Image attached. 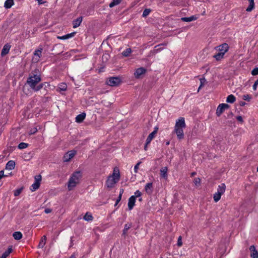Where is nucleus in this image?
<instances>
[{
	"mask_svg": "<svg viewBox=\"0 0 258 258\" xmlns=\"http://www.w3.org/2000/svg\"><path fill=\"white\" fill-rule=\"evenodd\" d=\"M82 178V173L80 171L74 172L70 178L68 183V188L69 191L73 189L80 182Z\"/></svg>",
	"mask_w": 258,
	"mask_h": 258,
	"instance_id": "obj_1",
	"label": "nucleus"
},
{
	"mask_svg": "<svg viewBox=\"0 0 258 258\" xmlns=\"http://www.w3.org/2000/svg\"><path fill=\"white\" fill-rule=\"evenodd\" d=\"M120 174L119 169L115 168L113 170L112 175L109 176L106 182V185L108 188H112L114 185L119 180Z\"/></svg>",
	"mask_w": 258,
	"mask_h": 258,
	"instance_id": "obj_2",
	"label": "nucleus"
},
{
	"mask_svg": "<svg viewBox=\"0 0 258 258\" xmlns=\"http://www.w3.org/2000/svg\"><path fill=\"white\" fill-rule=\"evenodd\" d=\"M41 79L39 76L34 75L33 76H29L27 79V82L29 85L30 88L33 90L35 88L36 85L41 81Z\"/></svg>",
	"mask_w": 258,
	"mask_h": 258,
	"instance_id": "obj_3",
	"label": "nucleus"
},
{
	"mask_svg": "<svg viewBox=\"0 0 258 258\" xmlns=\"http://www.w3.org/2000/svg\"><path fill=\"white\" fill-rule=\"evenodd\" d=\"M121 82V80L119 77H112L107 79L106 81V84L111 87L118 86Z\"/></svg>",
	"mask_w": 258,
	"mask_h": 258,
	"instance_id": "obj_4",
	"label": "nucleus"
},
{
	"mask_svg": "<svg viewBox=\"0 0 258 258\" xmlns=\"http://www.w3.org/2000/svg\"><path fill=\"white\" fill-rule=\"evenodd\" d=\"M41 180V176L40 175L35 176V182L32 184L30 188L32 191H35L39 187Z\"/></svg>",
	"mask_w": 258,
	"mask_h": 258,
	"instance_id": "obj_5",
	"label": "nucleus"
},
{
	"mask_svg": "<svg viewBox=\"0 0 258 258\" xmlns=\"http://www.w3.org/2000/svg\"><path fill=\"white\" fill-rule=\"evenodd\" d=\"M229 107V105L225 103H222L218 105L217 110H216V115L218 116H220L223 111L225 110L228 109Z\"/></svg>",
	"mask_w": 258,
	"mask_h": 258,
	"instance_id": "obj_6",
	"label": "nucleus"
},
{
	"mask_svg": "<svg viewBox=\"0 0 258 258\" xmlns=\"http://www.w3.org/2000/svg\"><path fill=\"white\" fill-rule=\"evenodd\" d=\"M186 127L184 118L181 117L176 121L174 128H184Z\"/></svg>",
	"mask_w": 258,
	"mask_h": 258,
	"instance_id": "obj_7",
	"label": "nucleus"
},
{
	"mask_svg": "<svg viewBox=\"0 0 258 258\" xmlns=\"http://www.w3.org/2000/svg\"><path fill=\"white\" fill-rule=\"evenodd\" d=\"M215 49L218 51V52H223L224 55L228 50L229 46L227 43H223L222 44L216 47Z\"/></svg>",
	"mask_w": 258,
	"mask_h": 258,
	"instance_id": "obj_8",
	"label": "nucleus"
},
{
	"mask_svg": "<svg viewBox=\"0 0 258 258\" xmlns=\"http://www.w3.org/2000/svg\"><path fill=\"white\" fill-rule=\"evenodd\" d=\"M76 154L75 151H70L67 152L63 157L64 162H69L72 158H73Z\"/></svg>",
	"mask_w": 258,
	"mask_h": 258,
	"instance_id": "obj_9",
	"label": "nucleus"
},
{
	"mask_svg": "<svg viewBox=\"0 0 258 258\" xmlns=\"http://www.w3.org/2000/svg\"><path fill=\"white\" fill-rule=\"evenodd\" d=\"M166 44L165 43H162L159 45H157L155 46L154 49L153 50H151L150 52V53L149 54V56H153L158 52L160 51L161 50H162V48L161 47V46L162 45H166Z\"/></svg>",
	"mask_w": 258,
	"mask_h": 258,
	"instance_id": "obj_10",
	"label": "nucleus"
},
{
	"mask_svg": "<svg viewBox=\"0 0 258 258\" xmlns=\"http://www.w3.org/2000/svg\"><path fill=\"white\" fill-rule=\"evenodd\" d=\"M147 70L143 67L137 69L135 72V76L136 78H139L142 75L145 74Z\"/></svg>",
	"mask_w": 258,
	"mask_h": 258,
	"instance_id": "obj_11",
	"label": "nucleus"
},
{
	"mask_svg": "<svg viewBox=\"0 0 258 258\" xmlns=\"http://www.w3.org/2000/svg\"><path fill=\"white\" fill-rule=\"evenodd\" d=\"M183 128H174V132L176 134L178 139L181 140L184 138Z\"/></svg>",
	"mask_w": 258,
	"mask_h": 258,
	"instance_id": "obj_12",
	"label": "nucleus"
},
{
	"mask_svg": "<svg viewBox=\"0 0 258 258\" xmlns=\"http://www.w3.org/2000/svg\"><path fill=\"white\" fill-rule=\"evenodd\" d=\"M10 48H11V45L8 43L6 44L4 46V47L2 49V50L1 52V55L2 56H4L6 55V54H7L9 53Z\"/></svg>",
	"mask_w": 258,
	"mask_h": 258,
	"instance_id": "obj_13",
	"label": "nucleus"
},
{
	"mask_svg": "<svg viewBox=\"0 0 258 258\" xmlns=\"http://www.w3.org/2000/svg\"><path fill=\"white\" fill-rule=\"evenodd\" d=\"M136 202L135 196H131L128 199V207L130 210L133 209Z\"/></svg>",
	"mask_w": 258,
	"mask_h": 258,
	"instance_id": "obj_14",
	"label": "nucleus"
},
{
	"mask_svg": "<svg viewBox=\"0 0 258 258\" xmlns=\"http://www.w3.org/2000/svg\"><path fill=\"white\" fill-rule=\"evenodd\" d=\"M249 250L251 251V257L252 258H258V252L256 250L254 245L250 246L249 247Z\"/></svg>",
	"mask_w": 258,
	"mask_h": 258,
	"instance_id": "obj_15",
	"label": "nucleus"
},
{
	"mask_svg": "<svg viewBox=\"0 0 258 258\" xmlns=\"http://www.w3.org/2000/svg\"><path fill=\"white\" fill-rule=\"evenodd\" d=\"M153 183L152 182H149L146 184L145 187V190L146 191V192L148 194H152L153 191Z\"/></svg>",
	"mask_w": 258,
	"mask_h": 258,
	"instance_id": "obj_16",
	"label": "nucleus"
},
{
	"mask_svg": "<svg viewBox=\"0 0 258 258\" xmlns=\"http://www.w3.org/2000/svg\"><path fill=\"white\" fill-rule=\"evenodd\" d=\"M82 20H83L82 17H80L78 18L77 19L74 20L73 21V28H76L78 27L80 25L81 23H82Z\"/></svg>",
	"mask_w": 258,
	"mask_h": 258,
	"instance_id": "obj_17",
	"label": "nucleus"
},
{
	"mask_svg": "<svg viewBox=\"0 0 258 258\" xmlns=\"http://www.w3.org/2000/svg\"><path fill=\"white\" fill-rule=\"evenodd\" d=\"M167 171H168V168L167 167H162L160 169L161 176L164 179L167 178V176H168Z\"/></svg>",
	"mask_w": 258,
	"mask_h": 258,
	"instance_id": "obj_18",
	"label": "nucleus"
},
{
	"mask_svg": "<svg viewBox=\"0 0 258 258\" xmlns=\"http://www.w3.org/2000/svg\"><path fill=\"white\" fill-rule=\"evenodd\" d=\"M226 189V185L224 183H221L220 185L218 186V188L217 189V193L220 194L222 195L223 194Z\"/></svg>",
	"mask_w": 258,
	"mask_h": 258,
	"instance_id": "obj_19",
	"label": "nucleus"
},
{
	"mask_svg": "<svg viewBox=\"0 0 258 258\" xmlns=\"http://www.w3.org/2000/svg\"><path fill=\"white\" fill-rule=\"evenodd\" d=\"M198 17L196 16H191L189 17H182L181 18V20L183 22H189L196 20Z\"/></svg>",
	"mask_w": 258,
	"mask_h": 258,
	"instance_id": "obj_20",
	"label": "nucleus"
},
{
	"mask_svg": "<svg viewBox=\"0 0 258 258\" xmlns=\"http://www.w3.org/2000/svg\"><path fill=\"white\" fill-rule=\"evenodd\" d=\"M85 113H82L76 116V121L77 122L80 123L83 121V120L85 118Z\"/></svg>",
	"mask_w": 258,
	"mask_h": 258,
	"instance_id": "obj_21",
	"label": "nucleus"
},
{
	"mask_svg": "<svg viewBox=\"0 0 258 258\" xmlns=\"http://www.w3.org/2000/svg\"><path fill=\"white\" fill-rule=\"evenodd\" d=\"M15 167V162L13 160H10L6 164V169L9 170L14 169Z\"/></svg>",
	"mask_w": 258,
	"mask_h": 258,
	"instance_id": "obj_22",
	"label": "nucleus"
},
{
	"mask_svg": "<svg viewBox=\"0 0 258 258\" xmlns=\"http://www.w3.org/2000/svg\"><path fill=\"white\" fill-rule=\"evenodd\" d=\"M75 34V32H73V33H71L70 34L64 35L62 36H57V38L58 39L66 40V39H69L71 37H73L74 36Z\"/></svg>",
	"mask_w": 258,
	"mask_h": 258,
	"instance_id": "obj_23",
	"label": "nucleus"
},
{
	"mask_svg": "<svg viewBox=\"0 0 258 258\" xmlns=\"http://www.w3.org/2000/svg\"><path fill=\"white\" fill-rule=\"evenodd\" d=\"M155 135V132H152L149 135L146 140L147 144H150L151 141L154 138Z\"/></svg>",
	"mask_w": 258,
	"mask_h": 258,
	"instance_id": "obj_24",
	"label": "nucleus"
},
{
	"mask_svg": "<svg viewBox=\"0 0 258 258\" xmlns=\"http://www.w3.org/2000/svg\"><path fill=\"white\" fill-rule=\"evenodd\" d=\"M248 2H249V6L248 7L246 8V11L247 12H250L251 11L254 7V0H248Z\"/></svg>",
	"mask_w": 258,
	"mask_h": 258,
	"instance_id": "obj_25",
	"label": "nucleus"
},
{
	"mask_svg": "<svg viewBox=\"0 0 258 258\" xmlns=\"http://www.w3.org/2000/svg\"><path fill=\"white\" fill-rule=\"evenodd\" d=\"M46 242V236L45 235H44L42 238L41 239L38 244V247L39 248H43L44 246L45 245Z\"/></svg>",
	"mask_w": 258,
	"mask_h": 258,
	"instance_id": "obj_26",
	"label": "nucleus"
},
{
	"mask_svg": "<svg viewBox=\"0 0 258 258\" xmlns=\"http://www.w3.org/2000/svg\"><path fill=\"white\" fill-rule=\"evenodd\" d=\"M132 227L131 223H127L124 225V229L123 230L122 235L125 236L127 234L128 230Z\"/></svg>",
	"mask_w": 258,
	"mask_h": 258,
	"instance_id": "obj_27",
	"label": "nucleus"
},
{
	"mask_svg": "<svg viewBox=\"0 0 258 258\" xmlns=\"http://www.w3.org/2000/svg\"><path fill=\"white\" fill-rule=\"evenodd\" d=\"M13 236L16 240H20L22 238V234L21 232L17 231L15 232L13 234Z\"/></svg>",
	"mask_w": 258,
	"mask_h": 258,
	"instance_id": "obj_28",
	"label": "nucleus"
},
{
	"mask_svg": "<svg viewBox=\"0 0 258 258\" xmlns=\"http://www.w3.org/2000/svg\"><path fill=\"white\" fill-rule=\"evenodd\" d=\"M14 5L13 0H6L4 6L6 9H10Z\"/></svg>",
	"mask_w": 258,
	"mask_h": 258,
	"instance_id": "obj_29",
	"label": "nucleus"
},
{
	"mask_svg": "<svg viewBox=\"0 0 258 258\" xmlns=\"http://www.w3.org/2000/svg\"><path fill=\"white\" fill-rule=\"evenodd\" d=\"M236 99L234 95L231 94L228 95L226 98V102L230 103H233L235 102Z\"/></svg>",
	"mask_w": 258,
	"mask_h": 258,
	"instance_id": "obj_30",
	"label": "nucleus"
},
{
	"mask_svg": "<svg viewBox=\"0 0 258 258\" xmlns=\"http://www.w3.org/2000/svg\"><path fill=\"white\" fill-rule=\"evenodd\" d=\"M83 219L87 221H90L93 220V216L90 213L87 212L84 215Z\"/></svg>",
	"mask_w": 258,
	"mask_h": 258,
	"instance_id": "obj_31",
	"label": "nucleus"
},
{
	"mask_svg": "<svg viewBox=\"0 0 258 258\" xmlns=\"http://www.w3.org/2000/svg\"><path fill=\"white\" fill-rule=\"evenodd\" d=\"M121 1L122 0H112V1L109 4V6L110 8H112L119 4Z\"/></svg>",
	"mask_w": 258,
	"mask_h": 258,
	"instance_id": "obj_32",
	"label": "nucleus"
},
{
	"mask_svg": "<svg viewBox=\"0 0 258 258\" xmlns=\"http://www.w3.org/2000/svg\"><path fill=\"white\" fill-rule=\"evenodd\" d=\"M224 54L223 52H218L217 53L215 54L213 57L217 60H220L221 59L223 56Z\"/></svg>",
	"mask_w": 258,
	"mask_h": 258,
	"instance_id": "obj_33",
	"label": "nucleus"
},
{
	"mask_svg": "<svg viewBox=\"0 0 258 258\" xmlns=\"http://www.w3.org/2000/svg\"><path fill=\"white\" fill-rule=\"evenodd\" d=\"M58 88L60 91H66L67 89V85L65 83H60L58 85Z\"/></svg>",
	"mask_w": 258,
	"mask_h": 258,
	"instance_id": "obj_34",
	"label": "nucleus"
},
{
	"mask_svg": "<svg viewBox=\"0 0 258 258\" xmlns=\"http://www.w3.org/2000/svg\"><path fill=\"white\" fill-rule=\"evenodd\" d=\"M131 52L132 49L130 48H128L122 52V54L124 56H128Z\"/></svg>",
	"mask_w": 258,
	"mask_h": 258,
	"instance_id": "obj_35",
	"label": "nucleus"
},
{
	"mask_svg": "<svg viewBox=\"0 0 258 258\" xmlns=\"http://www.w3.org/2000/svg\"><path fill=\"white\" fill-rule=\"evenodd\" d=\"M221 195L216 192L213 196V199L215 202H218L221 199Z\"/></svg>",
	"mask_w": 258,
	"mask_h": 258,
	"instance_id": "obj_36",
	"label": "nucleus"
},
{
	"mask_svg": "<svg viewBox=\"0 0 258 258\" xmlns=\"http://www.w3.org/2000/svg\"><path fill=\"white\" fill-rule=\"evenodd\" d=\"M28 147V144L26 143L22 142L18 145V148L20 149H24Z\"/></svg>",
	"mask_w": 258,
	"mask_h": 258,
	"instance_id": "obj_37",
	"label": "nucleus"
},
{
	"mask_svg": "<svg viewBox=\"0 0 258 258\" xmlns=\"http://www.w3.org/2000/svg\"><path fill=\"white\" fill-rule=\"evenodd\" d=\"M150 12H151V10L150 9H146L143 11V14H142L143 17H144V18L146 17L147 16L149 15V14H150Z\"/></svg>",
	"mask_w": 258,
	"mask_h": 258,
	"instance_id": "obj_38",
	"label": "nucleus"
},
{
	"mask_svg": "<svg viewBox=\"0 0 258 258\" xmlns=\"http://www.w3.org/2000/svg\"><path fill=\"white\" fill-rule=\"evenodd\" d=\"M23 188L21 187L20 188H18L15 190L14 191V194L15 197L18 196L22 191Z\"/></svg>",
	"mask_w": 258,
	"mask_h": 258,
	"instance_id": "obj_39",
	"label": "nucleus"
},
{
	"mask_svg": "<svg viewBox=\"0 0 258 258\" xmlns=\"http://www.w3.org/2000/svg\"><path fill=\"white\" fill-rule=\"evenodd\" d=\"M242 99L244 100L250 101V99H251V97L249 95L246 94L243 95Z\"/></svg>",
	"mask_w": 258,
	"mask_h": 258,
	"instance_id": "obj_40",
	"label": "nucleus"
},
{
	"mask_svg": "<svg viewBox=\"0 0 258 258\" xmlns=\"http://www.w3.org/2000/svg\"><path fill=\"white\" fill-rule=\"evenodd\" d=\"M43 87V84H39V85H38L37 86H36L35 87V88H34L33 89V90L34 91H38L40 90L41 89H42Z\"/></svg>",
	"mask_w": 258,
	"mask_h": 258,
	"instance_id": "obj_41",
	"label": "nucleus"
},
{
	"mask_svg": "<svg viewBox=\"0 0 258 258\" xmlns=\"http://www.w3.org/2000/svg\"><path fill=\"white\" fill-rule=\"evenodd\" d=\"M42 49H37L35 50L34 52V55L36 56H38L39 57L41 55Z\"/></svg>",
	"mask_w": 258,
	"mask_h": 258,
	"instance_id": "obj_42",
	"label": "nucleus"
},
{
	"mask_svg": "<svg viewBox=\"0 0 258 258\" xmlns=\"http://www.w3.org/2000/svg\"><path fill=\"white\" fill-rule=\"evenodd\" d=\"M251 75L253 76H256L258 75V68H255L252 70Z\"/></svg>",
	"mask_w": 258,
	"mask_h": 258,
	"instance_id": "obj_43",
	"label": "nucleus"
},
{
	"mask_svg": "<svg viewBox=\"0 0 258 258\" xmlns=\"http://www.w3.org/2000/svg\"><path fill=\"white\" fill-rule=\"evenodd\" d=\"M200 82H201V85H200V86L199 87L198 91H199L200 89H201V88L204 85V83L206 82V79L205 78H201L200 79Z\"/></svg>",
	"mask_w": 258,
	"mask_h": 258,
	"instance_id": "obj_44",
	"label": "nucleus"
},
{
	"mask_svg": "<svg viewBox=\"0 0 258 258\" xmlns=\"http://www.w3.org/2000/svg\"><path fill=\"white\" fill-rule=\"evenodd\" d=\"M201 179L199 178H196L194 180V182L196 185H198L200 184Z\"/></svg>",
	"mask_w": 258,
	"mask_h": 258,
	"instance_id": "obj_45",
	"label": "nucleus"
},
{
	"mask_svg": "<svg viewBox=\"0 0 258 258\" xmlns=\"http://www.w3.org/2000/svg\"><path fill=\"white\" fill-rule=\"evenodd\" d=\"M177 245L178 246H181L182 245V238L181 236H180L178 238Z\"/></svg>",
	"mask_w": 258,
	"mask_h": 258,
	"instance_id": "obj_46",
	"label": "nucleus"
},
{
	"mask_svg": "<svg viewBox=\"0 0 258 258\" xmlns=\"http://www.w3.org/2000/svg\"><path fill=\"white\" fill-rule=\"evenodd\" d=\"M141 163V162H139L134 167V171L135 173L138 172V170L139 169V165Z\"/></svg>",
	"mask_w": 258,
	"mask_h": 258,
	"instance_id": "obj_47",
	"label": "nucleus"
},
{
	"mask_svg": "<svg viewBox=\"0 0 258 258\" xmlns=\"http://www.w3.org/2000/svg\"><path fill=\"white\" fill-rule=\"evenodd\" d=\"M258 85V80H256L254 84L253 85V86H252V88L253 89V90H256V88H257V86Z\"/></svg>",
	"mask_w": 258,
	"mask_h": 258,
	"instance_id": "obj_48",
	"label": "nucleus"
},
{
	"mask_svg": "<svg viewBox=\"0 0 258 258\" xmlns=\"http://www.w3.org/2000/svg\"><path fill=\"white\" fill-rule=\"evenodd\" d=\"M142 194L141 192L139 190H137L135 192V195L134 196H135V198L136 197H139L141 196Z\"/></svg>",
	"mask_w": 258,
	"mask_h": 258,
	"instance_id": "obj_49",
	"label": "nucleus"
},
{
	"mask_svg": "<svg viewBox=\"0 0 258 258\" xmlns=\"http://www.w3.org/2000/svg\"><path fill=\"white\" fill-rule=\"evenodd\" d=\"M37 132V129L36 128H34L33 129H31L30 131V135H33L34 134H35V133H36Z\"/></svg>",
	"mask_w": 258,
	"mask_h": 258,
	"instance_id": "obj_50",
	"label": "nucleus"
},
{
	"mask_svg": "<svg viewBox=\"0 0 258 258\" xmlns=\"http://www.w3.org/2000/svg\"><path fill=\"white\" fill-rule=\"evenodd\" d=\"M236 118L237 120L238 121H239L240 123H243V120L242 116H236Z\"/></svg>",
	"mask_w": 258,
	"mask_h": 258,
	"instance_id": "obj_51",
	"label": "nucleus"
},
{
	"mask_svg": "<svg viewBox=\"0 0 258 258\" xmlns=\"http://www.w3.org/2000/svg\"><path fill=\"white\" fill-rule=\"evenodd\" d=\"M121 195H119L117 199L116 200V201L115 202V206H116L118 203L119 202V201L121 200Z\"/></svg>",
	"mask_w": 258,
	"mask_h": 258,
	"instance_id": "obj_52",
	"label": "nucleus"
},
{
	"mask_svg": "<svg viewBox=\"0 0 258 258\" xmlns=\"http://www.w3.org/2000/svg\"><path fill=\"white\" fill-rule=\"evenodd\" d=\"M8 252H6L5 251L3 253L2 255L0 258H6L9 255L8 254Z\"/></svg>",
	"mask_w": 258,
	"mask_h": 258,
	"instance_id": "obj_53",
	"label": "nucleus"
},
{
	"mask_svg": "<svg viewBox=\"0 0 258 258\" xmlns=\"http://www.w3.org/2000/svg\"><path fill=\"white\" fill-rule=\"evenodd\" d=\"M51 212H52V210L51 209H49V208L45 209L44 210V212L46 214H49V213H51Z\"/></svg>",
	"mask_w": 258,
	"mask_h": 258,
	"instance_id": "obj_54",
	"label": "nucleus"
},
{
	"mask_svg": "<svg viewBox=\"0 0 258 258\" xmlns=\"http://www.w3.org/2000/svg\"><path fill=\"white\" fill-rule=\"evenodd\" d=\"M12 249L11 248H9L7 250H6L5 252H8V254L9 255L10 254V253L12 252Z\"/></svg>",
	"mask_w": 258,
	"mask_h": 258,
	"instance_id": "obj_55",
	"label": "nucleus"
},
{
	"mask_svg": "<svg viewBox=\"0 0 258 258\" xmlns=\"http://www.w3.org/2000/svg\"><path fill=\"white\" fill-rule=\"evenodd\" d=\"M239 104L241 106H244L246 104V103L245 102L241 101L240 102Z\"/></svg>",
	"mask_w": 258,
	"mask_h": 258,
	"instance_id": "obj_56",
	"label": "nucleus"
},
{
	"mask_svg": "<svg viewBox=\"0 0 258 258\" xmlns=\"http://www.w3.org/2000/svg\"><path fill=\"white\" fill-rule=\"evenodd\" d=\"M123 189L121 188L120 189V191H119V195H121V197L122 196V194L123 193Z\"/></svg>",
	"mask_w": 258,
	"mask_h": 258,
	"instance_id": "obj_57",
	"label": "nucleus"
},
{
	"mask_svg": "<svg viewBox=\"0 0 258 258\" xmlns=\"http://www.w3.org/2000/svg\"><path fill=\"white\" fill-rule=\"evenodd\" d=\"M158 130V127L157 126L155 127L154 130L153 132H155V134L156 135L157 133Z\"/></svg>",
	"mask_w": 258,
	"mask_h": 258,
	"instance_id": "obj_58",
	"label": "nucleus"
},
{
	"mask_svg": "<svg viewBox=\"0 0 258 258\" xmlns=\"http://www.w3.org/2000/svg\"><path fill=\"white\" fill-rule=\"evenodd\" d=\"M149 144H147V142L146 143V144L144 147V149L145 151H147L148 150V146Z\"/></svg>",
	"mask_w": 258,
	"mask_h": 258,
	"instance_id": "obj_59",
	"label": "nucleus"
},
{
	"mask_svg": "<svg viewBox=\"0 0 258 258\" xmlns=\"http://www.w3.org/2000/svg\"><path fill=\"white\" fill-rule=\"evenodd\" d=\"M170 144V141H168L166 142V145L168 146Z\"/></svg>",
	"mask_w": 258,
	"mask_h": 258,
	"instance_id": "obj_60",
	"label": "nucleus"
},
{
	"mask_svg": "<svg viewBox=\"0 0 258 258\" xmlns=\"http://www.w3.org/2000/svg\"><path fill=\"white\" fill-rule=\"evenodd\" d=\"M70 258H76V256L75 254H72Z\"/></svg>",
	"mask_w": 258,
	"mask_h": 258,
	"instance_id": "obj_61",
	"label": "nucleus"
},
{
	"mask_svg": "<svg viewBox=\"0 0 258 258\" xmlns=\"http://www.w3.org/2000/svg\"><path fill=\"white\" fill-rule=\"evenodd\" d=\"M196 174V172H192V173H191V176H194Z\"/></svg>",
	"mask_w": 258,
	"mask_h": 258,
	"instance_id": "obj_62",
	"label": "nucleus"
},
{
	"mask_svg": "<svg viewBox=\"0 0 258 258\" xmlns=\"http://www.w3.org/2000/svg\"><path fill=\"white\" fill-rule=\"evenodd\" d=\"M256 171L258 172V167L256 169Z\"/></svg>",
	"mask_w": 258,
	"mask_h": 258,
	"instance_id": "obj_63",
	"label": "nucleus"
}]
</instances>
